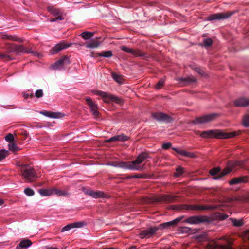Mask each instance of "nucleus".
Listing matches in <instances>:
<instances>
[{
  "instance_id": "0e129e2a",
  "label": "nucleus",
  "mask_w": 249,
  "mask_h": 249,
  "mask_svg": "<svg viewBox=\"0 0 249 249\" xmlns=\"http://www.w3.org/2000/svg\"><path fill=\"white\" fill-rule=\"evenodd\" d=\"M135 249V247H132L131 248V249Z\"/></svg>"
},
{
  "instance_id": "4c0bfd02",
  "label": "nucleus",
  "mask_w": 249,
  "mask_h": 249,
  "mask_svg": "<svg viewBox=\"0 0 249 249\" xmlns=\"http://www.w3.org/2000/svg\"><path fill=\"white\" fill-rule=\"evenodd\" d=\"M24 193L28 196H32L34 195V190L30 188L25 189Z\"/></svg>"
},
{
  "instance_id": "a211bd4d",
  "label": "nucleus",
  "mask_w": 249,
  "mask_h": 249,
  "mask_svg": "<svg viewBox=\"0 0 249 249\" xmlns=\"http://www.w3.org/2000/svg\"><path fill=\"white\" fill-rule=\"evenodd\" d=\"M40 113L47 117L52 118H60L63 117L64 115L60 112H53L50 111H41Z\"/></svg>"
},
{
  "instance_id": "58836bf2",
  "label": "nucleus",
  "mask_w": 249,
  "mask_h": 249,
  "mask_svg": "<svg viewBox=\"0 0 249 249\" xmlns=\"http://www.w3.org/2000/svg\"><path fill=\"white\" fill-rule=\"evenodd\" d=\"M213 43V41L210 38H206L204 39L203 44L205 47H209Z\"/></svg>"
},
{
  "instance_id": "13d9d810",
  "label": "nucleus",
  "mask_w": 249,
  "mask_h": 249,
  "mask_svg": "<svg viewBox=\"0 0 249 249\" xmlns=\"http://www.w3.org/2000/svg\"><path fill=\"white\" fill-rule=\"evenodd\" d=\"M103 249H117L116 248L110 247V248H104Z\"/></svg>"
},
{
  "instance_id": "603ef678",
  "label": "nucleus",
  "mask_w": 249,
  "mask_h": 249,
  "mask_svg": "<svg viewBox=\"0 0 249 249\" xmlns=\"http://www.w3.org/2000/svg\"><path fill=\"white\" fill-rule=\"evenodd\" d=\"M196 71L201 75H203L204 72L199 68H196Z\"/></svg>"
},
{
  "instance_id": "20e7f679",
  "label": "nucleus",
  "mask_w": 249,
  "mask_h": 249,
  "mask_svg": "<svg viewBox=\"0 0 249 249\" xmlns=\"http://www.w3.org/2000/svg\"><path fill=\"white\" fill-rule=\"evenodd\" d=\"M184 222L190 224L197 225L203 223H210L211 220L206 216H193L186 218Z\"/></svg>"
},
{
  "instance_id": "6e6d98bb",
  "label": "nucleus",
  "mask_w": 249,
  "mask_h": 249,
  "mask_svg": "<svg viewBox=\"0 0 249 249\" xmlns=\"http://www.w3.org/2000/svg\"><path fill=\"white\" fill-rule=\"evenodd\" d=\"M6 57H7V56L5 55L0 54V58H4Z\"/></svg>"
},
{
  "instance_id": "1a4fd4ad",
  "label": "nucleus",
  "mask_w": 249,
  "mask_h": 249,
  "mask_svg": "<svg viewBox=\"0 0 249 249\" xmlns=\"http://www.w3.org/2000/svg\"><path fill=\"white\" fill-rule=\"evenodd\" d=\"M49 11L54 16L56 17L50 19L51 22H55L57 20H62L64 19V17L61 12L58 9L53 7H49L48 8Z\"/></svg>"
},
{
  "instance_id": "c9c22d12",
  "label": "nucleus",
  "mask_w": 249,
  "mask_h": 249,
  "mask_svg": "<svg viewBox=\"0 0 249 249\" xmlns=\"http://www.w3.org/2000/svg\"><path fill=\"white\" fill-rule=\"evenodd\" d=\"M8 148L9 150L13 152L17 151L18 150L16 144H15L13 142H10L9 143V144L8 145Z\"/></svg>"
},
{
  "instance_id": "37998d69",
  "label": "nucleus",
  "mask_w": 249,
  "mask_h": 249,
  "mask_svg": "<svg viewBox=\"0 0 249 249\" xmlns=\"http://www.w3.org/2000/svg\"><path fill=\"white\" fill-rule=\"evenodd\" d=\"M5 140L10 142H12L13 141H14V137H13V135L11 134V133H9L6 136H5Z\"/></svg>"
},
{
  "instance_id": "2f4dec72",
  "label": "nucleus",
  "mask_w": 249,
  "mask_h": 249,
  "mask_svg": "<svg viewBox=\"0 0 249 249\" xmlns=\"http://www.w3.org/2000/svg\"><path fill=\"white\" fill-rule=\"evenodd\" d=\"M125 52L130 53L136 56H140L141 55L140 53L138 52L131 48L127 47H125Z\"/></svg>"
},
{
  "instance_id": "c756f323",
  "label": "nucleus",
  "mask_w": 249,
  "mask_h": 249,
  "mask_svg": "<svg viewBox=\"0 0 249 249\" xmlns=\"http://www.w3.org/2000/svg\"><path fill=\"white\" fill-rule=\"evenodd\" d=\"M232 169L233 165L231 164H229L228 166L220 173V177H222L228 174L232 170Z\"/></svg>"
},
{
  "instance_id": "c03bdc74",
  "label": "nucleus",
  "mask_w": 249,
  "mask_h": 249,
  "mask_svg": "<svg viewBox=\"0 0 249 249\" xmlns=\"http://www.w3.org/2000/svg\"><path fill=\"white\" fill-rule=\"evenodd\" d=\"M43 93L42 89L37 90L35 92V96L36 98H40L43 96Z\"/></svg>"
},
{
  "instance_id": "2eb2a0df",
  "label": "nucleus",
  "mask_w": 249,
  "mask_h": 249,
  "mask_svg": "<svg viewBox=\"0 0 249 249\" xmlns=\"http://www.w3.org/2000/svg\"><path fill=\"white\" fill-rule=\"evenodd\" d=\"M86 193L94 198H104L107 197V195L102 191L89 190L87 191Z\"/></svg>"
},
{
  "instance_id": "aec40b11",
  "label": "nucleus",
  "mask_w": 249,
  "mask_h": 249,
  "mask_svg": "<svg viewBox=\"0 0 249 249\" xmlns=\"http://www.w3.org/2000/svg\"><path fill=\"white\" fill-rule=\"evenodd\" d=\"M32 244V241L29 239H24L20 241L19 246L17 247V249L20 248H27Z\"/></svg>"
},
{
  "instance_id": "7ed1b4c3",
  "label": "nucleus",
  "mask_w": 249,
  "mask_h": 249,
  "mask_svg": "<svg viewBox=\"0 0 249 249\" xmlns=\"http://www.w3.org/2000/svg\"><path fill=\"white\" fill-rule=\"evenodd\" d=\"M20 170L22 176L29 182H33L37 178L34 169L29 165H21Z\"/></svg>"
},
{
  "instance_id": "423d86ee",
  "label": "nucleus",
  "mask_w": 249,
  "mask_h": 249,
  "mask_svg": "<svg viewBox=\"0 0 249 249\" xmlns=\"http://www.w3.org/2000/svg\"><path fill=\"white\" fill-rule=\"evenodd\" d=\"M152 116L156 120L160 122H169L172 120L170 116L160 112L154 113Z\"/></svg>"
},
{
  "instance_id": "bb28decb",
  "label": "nucleus",
  "mask_w": 249,
  "mask_h": 249,
  "mask_svg": "<svg viewBox=\"0 0 249 249\" xmlns=\"http://www.w3.org/2000/svg\"><path fill=\"white\" fill-rule=\"evenodd\" d=\"M179 154H180L181 156H183L184 157H188V158H195V157H196V156L194 153L186 151L183 149H181V151H179Z\"/></svg>"
},
{
  "instance_id": "6e6552de",
  "label": "nucleus",
  "mask_w": 249,
  "mask_h": 249,
  "mask_svg": "<svg viewBox=\"0 0 249 249\" xmlns=\"http://www.w3.org/2000/svg\"><path fill=\"white\" fill-rule=\"evenodd\" d=\"M231 12L219 13L212 14L208 17V20H220L227 18L232 15Z\"/></svg>"
},
{
  "instance_id": "dca6fc26",
  "label": "nucleus",
  "mask_w": 249,
  "mask_h": 249,
  "mask_svg": "<svg viewBox=\"0 0 249 249\" xmlns=\"http://www.w3.org/2000/svg\"><path fill=\"white\" fill-rule=\"evenodd\" d=\"M157 231H158L157 227H151L142 231L140 234V236L141 238H143L145 237H149L151 236Z\"/></svg>"
},
{
  "instance_id": "a878e982",
  "label": "nucleus",
  "mask_w": 249,
  "mask_h": 249,
  "mask_svg": "<svg viewBox=\"0 0 249 249\" xmlns=\"http://www.w3.org/2000/svg\"><path fill=\"white\" fill-rule=\"evenodd\" d=\"M246 181L245 178H234L229 181V184L231 185L236 184L242 182H245Z\"/></svg>"
},
{
  "instance_id": "c85d7f7f",
  "label": "nucleus",
  "mask_w": 249,
  "mask_h": 249,
  "mask_svg": "<svg viewBox=\"0 0 249 249\" xmlns=\"http://www.w3.org/2000/svg\"><path fill=\"white\" fill-rule=\"evenodd\" d=\"M94 35V33L90 32H83L80 34V36L85 40H88L91 38Z\"/></svg>"
},
{
  "instance_id": "f8f14e48",
  "label": "nucleus",
  "mask_w": 249,
  "mask_h": 249,
  "mask_svg": "<svg viewBox=\"0 0 249 249\" xmlns=\"http://www.w3.org/2000/svg\"><path fill=\"white\" fill-rule=\"evenodd\" d=\"M182 218H183V217H179L175 219L174 220H173L172 221L160 224L157 227V228L158 229V230H163V229H166L169 227H171V226L174 225V224H175L176 223H178L180 221H181V220L182 219Z\"/></svg>"
},
{
  "instance_id": "b1692460",
  "label": "nucleus",
  "mask_w": 249,
  "mask_h": 249,
  "mask_svg": "<svg viewBox=\"0 0 249 249\" xmlns=\"http://www.w3.org/2000/svg\"><path fill=\"white\" fill-rule=\"evenodd\" d=\"M124 135H117L112 137L106 140V142H112L114 141H124Z\"/></svg>"
},
{
  "instance_id": "6ab92c4d",
  "label": "nucleus",
  "mask_w": 249,
  "mask_h": 249,
  "mask_svg": "<svg viewBox=\"0 0 249 249\" xmlns=\"http://www.w3.org/2000/svg\"><path fill=\"white\" fill-rule=\"evenodd\" d=\"M13 50L18 53H33V51L31 49H28L24 48L22 45H14L13 48Z\"/></svg>"
},
{
  "instance_id": "412c9836",
  "label": "nucleus",
  "mask_w": 249,
  "mask_h": 249,
  "mask_svg": "<svg viewBox=\"0 0 249 249\" xmlns=\"http://www.w3.org/2000/svg\"><path fill=\"white\" fill-rule=\"evenodd\" d=\"M1 38L4 39H8L11 41H17L19 42H22V40L21 38L18 37L17 36L8 35L7 34L1 35Z\"/></svg>"
},
{
  "instance_id": "052dcab7",
  "label": "nucleus",
  "mask_w": 249,
  "mask_h": 249,
  "mask_svg": "<svg viewBox=\"0 0 249 249\" xmlns=\"http://www.w3.org/2000/svg\"><path fill=\"white\" fill-rule=\"evenodd\" d=\"M121 48H122V50L124 51V46L122 47Z\"/></svg>"
},
{
  "instance_id": "f3484780",
  "label": "nucleus",
  "mask_w": 249,
  "mask_h": 249,
  "mask_svg": "<svg viewBox=\"0 0 249 249\" xmlns=\"http://www.w3.org/2000/svg\"><path fill=\"white\" fill-rule=\"evenodd\" d=\"M236 107H244L249 106V98L242 97L239 98L234 102Z\"/></svg>"
},
{
  "instance_id": "39448f33",
  "label": "nucleus",
  "mask_w": 249,
  "mask_h": 249,
  "mask_svg": "<svg viewBox=\"0 0 249 249\" xmlns=\"http://www.w3.org/2000/svg\"><path fill=\"white\" fill-rule=\"evenodd\" d=\"M85 100L94 117L95 118H99L100 116V113L99 111L97 104L94 101H92L90 97H86Z\"/></svg>"
},
{
  "instance_id": "79ce46f5",
  "label": "nucleus",
  "mask_w": 249,
  "mask_h": 249,
  "mask_svg": "<svg viewBox=\"0 0 249 249\" xmlns=\"http://www.w3.org/2000/svg\"><path fill=\"white\" fill-rule=\"evenodd\" d=\"M164 83V80L163 79H160L158 83L155 85V89H160L163 85Z\"/></svg>"
},
{
  "instance_id": "bf43d9fd",
  "label": "nucleus",
  "mask_w": 249,
  "mask_h": 249,
  "mask_svg": "<svg viewBox=\"0 0 249 249\" xmlns=\"http://www.w3.org/2000/svg\"><path fill=\"white\" fill-rule=\"evenodd\" d=\"M3 203V201L1 200H0V205H2Z\"/></svg>"
},
{
  "instance_id": "69168bd1",
  "label": "nucleus",
  "mask_w": 249,
  "mask_h": 249,
  "mask_svg": "<svg viewBox=\"0 0 249 249\" xmlns=\"http://www.w3.org/2000/svg\"><path fill=\"white\" fill-rule=\"evenodd\" d=\"M218 179V178H214V179Z\"/></svg>"
},
{
  "instance_id": "f03ea898",
  "label": "nucleus",
  "mask_w": 249,
  "mask_h": 249,
  "mask_svg": "<svg viewBox=\"0 0 249 249\" xmlns=\"http://www.w3.org/2000/svg\"><path fill=\"white\" fill-rule=\"evenodd\" d=\"M200 136L203 138H216L218 139H226L233 137L234 133H224L220 130H210L201 132Z\"/></svg>"
},
{
  "instance_id": "8fccbe9b",
  "label": "nucleus",
  "mask_w": 249,
  "mask_h": 249,
  "mask_svg": "<svg viewBox=\"0 0 249 249\" xmlns=\"http://www.w3.org/2000/svg\"><path fill=\"white\" fill-rule=\"evenodd\" d=\"M115 166H117L120 167H124V163L123 162L117 161L115 163Z\"/></svg>"
},
{
  "instance_id": "4468645a",
  "label": "nucleus",
  "mask_w": 249,
  "mask_h": 249,
  "mask_svg": "<svg viewBox=\"0 0 249 249\" xmlns=\"http://www.w3.org/2000/svg\"><path fill=\"white\" fill-rule=\"evenodd\" d=\"M102 98L104 102L107 103H108L111 102H113L116 103H120L121 102L120 99L107 92H105V96H103Z\"/></svg>"
},
{
  "instance_id": "cd10ccee",
  "label": "nucleus",
  "mask_w": 249,
  "mask_h": 249,
  "mask_svg": "<svg viewBox=\"0 0 249 249\" xmlns=\"http://www.w3.org/2000/svg\"><path fill=\"white\" fill-rule=\"evenodd\" d=\"M112 77L113 79L119 84L123 83L124 79L122 76H120L115 72H113L112 73Z\"/></svg>"
},
{
  "instance_id": "473e14b6",
  "label": "nucleus",
  "mask_w": 249,
  "mask_h": 249,
  "mask_svg": "<svg viewBox=\"0 0 249 249\" xmlns=\"http://www.w3.org/2000/svg\"><path fill=\"white\" fill-rule=\"evenodd\" d=\"M174 199H175L174 197H173L172 196H170V195L165 196H163L161 198L162 200L165 201L169 202L173 201L174 200Z\"/></svg>"
},
{
  "instance_id": "de8ad7c7",
  "label": "nucleus",
  "mask_w": 249,
  "mask_h": 249,
  "mask_svg": "<svg viewBox=\"0 0 249 249\" xmlns=\"http://www.w3.org/2000/svg\"><path fill=\"white\" fill-rule=\"evenodd\" d=\"M94 94H96V95H99V96H100L101 97H103L104 96H105V92H103V91H100V90H96V91H94L93 92Z\"/></svg>"
},
{
  "instance_id": "e433bc0d",
  "label": "nucleus",
  "mask_w": 249,
  "mask_h": 249,
  "mask_svg": "<svg viewBox=\"0 0 249 249\" xmlns=\"http://www.w3.org/2000/svg\"><path fill=\"white\" fill-rule=\"evenodd\" d=\"M243 124L245 127H249V116L246 115L243 120Z\"/></svg>"
},
{
  "instance_id": "ddd939ff",
  "label": "nucleus",
  "mask_w": 249,
  "mask_h": 249,
  "mask_svg": "<svg viewBox=\"0 0 249 249\" xmlns=\"http://www.w3.org/2000/svg\"><path fill=\"white\" fill-rule=\"evenodd\" d=\"M185 208L189 210H206L214 209L215 207L212 206H201V205H186Z\"/></svg>"
},
{
  "instance_id": "09e8293b",
  "label": "nucleus",
  "mask_w": 249,
  "mask_h": 249,
  "mask_svg": "<svg viewBox=\"0 0 249 249\" xmlns=\"http://www.w3.org/2000/svg\"><path fill=\"white\" fill-rule=\"evenodd\" d=\"M171 143L170 142H168V143L163 144L162 147L163 149H167L171 147Z\"/></svg>"
},
{
  "instance_id": "4be33fe9",
  "label": "nucleus",
  "mask_w": 249,
  "mask_h": 249,
  "mask_svg": "<svg viewBox=\"0 0 249 249\" xmlns=\"http://www.w3.org/2000/svg\"><path fill=\"white\" fill-rule=\"evenodd\" d=\"M100 42L97 39H93L86 43V46L88 48H95L100 45Z\"/></svg>"
},
{
  "instance_id": "a18cd8bd",
  "label": "nucleus",
  "mask_w": 249,
  "mask_h": 249,
  "mask_svg": "<svg viewBox=\"0 0 249 249\" xmlns=\"http://www.w3.org/2000/svg\"><path fill=\"white\" fill-rule=\"evenodd\" d=\"M220 168L218 167L213 168L210 171V174L212 175H215L220 172Z\"/></svg>"
},
{
  "instance_id": "393cba45",
  "label": "nucleus",
  "mask_w": 249,
  "mask_h": 249,
  "mask_svg": "<svg viewBox=\"0 0 249 249\" xmlns=\"http://www.w3.org/2000/svg\"><path fill=\"white\" fill-rule=\"evenodd\" d=\"M38 192L42 196H50L53 195V188L50 189H41L39 190Z\"/></svg>"
},
{
  "instance_id": "3c124183",
  "label": "nucleus",
  "mask_w": 249,
  "mask_h": 249,
  "mask_svg": "<svg viewBox=\"0 0 249 249\" xmlns=\"http://www.w3.org/2000/svg\"><path fill=\"white\" fill-rule=\"evenodd\" d=\"M219 217L221 220H224L228 217V216L224 214H220Z\"/></svg>"
},
{
  "instance_id": "a19ab883",
  "label": "nucleus",
  "mask_w": 249,
  "mask_h": 249,
  "mask_svg": "<svg viewBox=\"0 0 249 249\" xmlns=\"http://www.w3.org/2000/svg\"><path fill=\"white\" fill-rule=\"evenodd\" d=\"M183 169L182 167H179L176 169V172L174 174V176L178 177L183 173Z\"/></svg>"
},
{
  "instance_id": "5fc2aeb1",
  "label": "nucleus",
  "mask_w": 249,
  "mask_h": 249,
  "mask_svg": "<svg viewBox=\"0 0 249 249\" xmlns=\"http://www.w3.org/2000/svg\"><path fill=\"white\" fill-rule=\"evenodd\" d=\"M46 249H63L62 248H57L53 247H50L47 248Z\"/></svg>"
},
{
  "instance_id": "864d4df0",
  "label": "nucleus",
  "mask_w": 249,
  "mask_h": 249,
  "mask_svg": "<svg viewBox=\"0 0 249 249\" xmlns=\"http://www.w3.org/2000/svg\"><path fill=\"white\" fill-rule=\"evenodd\" d=\"M173 149L174 150H175V151H176L178 154H179V151L181 150V149H179L178 148H173Z\"/></svg>"
},
{
  "instance_id": "f257e3e1",
  "label": "nucleus",
  "mask_w": 249,
  "mask_h": 249,
  "mask_svg": "<svg viewBox=\"0 0 249 249\" xmlns=\"http://www.w3.org/2000/svg\"><path fill=\"white\" fill-rule=\"evenodd\" d=\"M147 158L148 154L146 153L140 154L135 160L125 162V169L132 170H142L144 169V166L142 164Z\"/></svg>"
},
{
  "instance_id": "72a5a7b5",
  "label": "nucleus",
  "mask_w": 249,
  "mask_h": 249,
  "mask_svg": "<svg viewBox=\"0 0 249 249\" xmlns=\"http://www.w3.org/2000/svg\"><path fill=\"white\" fill-rule=\"evenodd\" d=\"M112 55V53L110 51H104L102 52L99 56L105 57H110Z\"/></svg>"
},
{
  "instance_id": "5701e85b",
  "label": "nucleus",
  "mask_w": 249,
  "mask_h": 249,
  "mask_svg": "<svg viewBox=\"0 0 249 249\" xmlns=\"http://www.w3.org/2000/svg\"><path fill=\"white\" fill-rule=\"evenodd\" d=\"M53 194L56 195L57 196H68L69 193L66 190H59L56 188H53Z\"/></svg>"
},
{
  "instance_id": "9d476101",
  "label": "nucleus",
  "mask_w": 249,
  "mask_h": 249,
  "mask_svg": "<svg viewBox=\"0 0 249 249\" xmlns=\"http://www.w3.org/2000/svg\"><path fill=\"white\" fill-rule=\"evenodd\" d=\"M70 60L68 57L64 56L60 60L56 61L53 65V68L54 69H60L62 68L64 66L70 64Z\"/></svg>"
},
{
  "instance_id": "ea45409f",
  "label": "nucleus",
  "mask_w": 249,
  "mask_h": 249,
  "mask_svg": "<svg viewBox=\"0 0 249 249\" xmlns=\"http://www.w3.org/2000/svg\"><path fill=\"white\" fill-rule=\"evenodd\" d=\"M73 228V225L72 223H71L68 224L67 225L64 226L61 230L62 232H64L66 231H68L71 229Z\"/></svg>"
},
{
  "instance_id": "e2e57ef3",
  "label": "nucleus",
  "mask_w": 249,
  "mask_h": 249,
  "mask_svg": "<svg viewBox=\"0 0 249 249\" xmlns=\"http://www.w3.org/2000/svg\"><path fill=\"white\" fill-rule=\"evenodd\" d=\"M139 177H140V176H136L134 177V178H139Z\"/></svg>"
},
{
  "instance_id": "9b49d317",
  "label": "nucleus",
  "mask_w": 249,
  "mask_h": 249,
  "mask_svg": "<svg viewBox=\"0 0 249 249\" xmlns=\"http://www.w3.org/2000/svg\"><path fill=\"white\" fill-rule=\"evenodd\" d=\"M70 46V44H67L64 42H61L60 43L56 44L51 50V53L53 54L57 53L59 51L66 48H67Z\"/></svg>"
},
{
  "instance_id": "7c9ffc66",
  "label": "nucleus",
  "mask_w": 249,
  "mask_h": 249,
  "mask_svg": "<svg viewBox=\"0 0 249 249\" xmlns=\"http://www.w3.org/2000/svg\"><path fill=\"white\" fill-rule=\"evenodd\" d=\"M9 154L7 150L2 149L0 151V161L4 159Z\"/></svg>"
},
{
  "instance_id": "0eeeda50",
  "label": "nucleus",
  "mask_w": 249,
  "mask_h": 249,
  "mask_svg": "<svg viewBox=\"0 0 249 249\" xmlns=\"http://www.w3.org/2000/svg\"><path fill=\"white\" fill-rule=\"evenodd\" d=\"M215 116V114H211L196 118L193 121L195 124L207 123L213 120Z\"/></svg>"
},
{
  "instance_id": "49530a36",
  "label": "nucleus",
  "mask_w": 249,
  "mask_h": 249,
  "mask_svg": "<svg viewBox=\"0 0 249 249\" xmlns=\"http://www.w3.org/2000/svg\"><path fill=\"white\" fill-rule=\"evenodd\" d=\"M73 228H81L84 225V222H79L76 223H73Z\"/></svg>"
},
{
  "instance_id": "f704fd0d",
  "label": "nucleus",
  "mask_w": 249,
  "mask_h": 249,
  "mask_svg": "<svg viewBox=\"0 0 249 249\" xmlns=\"http://www.w3.org/2000/svg\"><path fill=\"white\" fill-rule=\"evenodd\" d=\"M232 222L233 224L235 226L239 227L243 225V222L242 219H232Z\"/></svg>"
},
{
  "instance_id": "4d7b16f0",
  "label": "nucleus",
  "mask_w": 249,
  "mask_h": 249,
  "mask_svg": "<svg viewBox=\"0 0 249 249\" xmlns=\"http://www.w3.org/2000/svg\"><path fill=\"white\" fill-rule=\"evenodd\" d=\"M23 96L24 97V98L25 99H27V98H28L29 97V96L28 94L24 93V95H23Z\"/></svg>"
},
{
  "instance_id": "680f3d73",
  "label": "nucleus",
  "mask_w": 249,
  "mask_h": 249,
  "mask_svg": "<svg viewBox=\"0 0 249 249\" xmlns=\"http://www.w3.org/2000/svg\"><path fill=\"white\" fill-rule=\"evenodd\" d=\"M33 96H34V95H33V94H31V95H30V97H31V98H32V97H33Z\"/></svg>"
}]
</instances>
